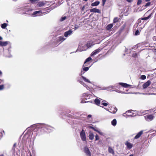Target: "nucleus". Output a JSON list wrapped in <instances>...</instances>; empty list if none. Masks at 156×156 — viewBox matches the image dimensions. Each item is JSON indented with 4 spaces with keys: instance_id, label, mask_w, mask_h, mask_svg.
<instances>
[{
    "instance_id": "1",
    "label": "nucleus",
    "mask_w": 156,
    "mask_h": 156,
    "mask_svg": "<svg viewBox=\"0 0 156 156\" xmlns=\"http://www.w3.org/2000/svg\"><path fill=\"white\" fill-rule=\"evenodd\" d=\"M35 126V125H33L30 127L27 128L24 131L23 133H24V134L22 138V140L23 143L24 144H26L27 139L29 137L31 133V131L32 130H34L32 133V134H33V138L34 140H35L37 134V133L36 132V131L37 130V129L36 127L34 129H33L32 128Z\"/></svg>"
},
{
    "instance_id": "2",
    "label": "nucleus",
    "mask_w": 156,
    "mask_h": 156,
    "mask_svg": "<svg viewBox=\"0 0 156 156\" xmlns=\"http://www.w3.org/2000/svg\"><path fill=\"white\" fill-rule=\"evenodd\" d=\"M46 132H50L54 129L52 127L45 124H42L40 125L39 127Z\"/></svg>"
},
{
    "instance_id": "3",
    "label": "nucleus",
    "mask_w": 156,
    "mask_h": 156,
    "mask_svg": "<svg viewBox=\"0 0 156 156\" xmlns=\"http://www.w3.org/2000/svg\"><path fill=\"white\" fill-rule=\"evenodd\" d=\"M83 96L84 97V98L82 99L81 102V103H85L90 102L89 101H87L88 99L90 98V95L84 93L83 94Z\"/></svg>"
},
{
    "instance_id": "4",
    "label": "nucleus",
    "mask_w": 156,
    "mask_h": 156,
    "mask_svg": "<svg viewBox=\"0 0 156 156\" xmlns=\"http://www.w3.org/2000/svg\"><path fill=\"white\" fill-rule=\"evenodd\" d=\"M80 136L82 140L83 141L86 140V134L84 130L82 129L80 133Z\"/></svg>"
},
{
    "instance_id": "5",
    "label": "nucleus",
    "mask_w": 156,
    "mask_h": 156,
    "mask_svg": "<svg viewBox=\"0 0 156 156\" xmlns=\"http://www.w3.org/2000/svg\"><path fill=\"white\" fill-rule=\"evenodd\" d=\"M144 118L147 121L149 122L152 121L154 119V117L152 115H150L145 116Z\"/></svg>"
},
{
    "instance_id": "6",
    "label": "nucleus",
    "mask_w": 156,
    "mask_h": 156,
    "mask_svg": "<svg viewBox=\"0 0 156 156\" xmlns=\"http://www.w3.org/2000/svg\"><path fill=\"white\" fill-rule=\"evenodd\" d=\"M84 151L87 156H91V154L87 146H85L84 148Z\"/></svg>"
},
{
    "instance_id": "7",
    "label": "nucleus",
    "mask_w": 156,
    "mask_h": 156,
    "mask_svg": "<svg viewBox=\"0 0 156 156\" xmlns=\"http://www.w3.org/2000/svg\"><path fill=\"white\" fill-rule=\"evenodd\" d=\"M102 49V48H99L97 49L94 50L91 54L90 56H93L98 53Z\"/></svg>"
},
{
    "instance_id": "8",
    "label": "nucleus",
    "mask_w": 156,
    "mask_h": 156,
    "mask_svg": "<svg viewBox=\"0 0 156 156\" xmlns=\"http://www.w3.org/2000/svg\"><path fill=\"white\" fill-rule=\"evenodd\" d=\"M42 11L41 10L34 12L32 14L33 16L34 17L41 16V14H42Z\"/></svg>"
},
{
    "instance_id": "9",
    "label": "nucleus",
    "mask_w": 156,
    "mask_h": 156,
    "mask_svg": "<svg viewBox=\"0 0 156 156\" xmlns=\"http://www.w3.org/2000/svg\"><path fill=\"white\" fill-rule=\"evenodd\" d=\"M73 33V31L71 30H69L68 31H66L64 34V36L66 37H67L71 35Z\"/></svg>"
},
{
    "instance_id": "10",
    "label": "nucleus",
    "mask_w": 156,
    "mask_h": 156,
    "mask_svg": "<svg viewBox=\"0 0 156 156\" xmlns=\"http://www.w3.org/2000/svg\"><path fill=\"white\" fill-rule=\"evenodd\" d=\"M151 83V82L150 80L147 81L146 82L144 83L143 85V87L144 89H145L148 87Z\"/></svg>"
},
{
    "instance_id": "11",
    "label": "nucleus",
    "mask_w": 156,
    "mask_h": 156,
    "mask_svg": "<svg viewBox=\"0 0 156 156\" xmlns=\"http://www.w3.org/2000/svg\"><path fill=\"white\" fill-rule=\"evenodd\" d=\"M108 112L112 113L115 114L117 110V109L115 107H112Z\"/></svg>"
},
{
    "instance_id": "12",
    "label": "nucleus",
    "mask_w": 156,
    "mask_h": 156,
    "mask_svg": "<svg viewBox=\"0 0 156 156\" xmlns=\"http://www.w3.org/2000/svg\"><path fill=\"white\" fill-rule=\"evenodd\" d=\"M77 81L78 82L80 83L81 84L83 85L84 87H86L87 90H89L90 88L87 86L83 81L80 80V79H79Z\"/></svg>"
},
{
    "instance_id": "13",
    "label": "nucleus",
    "mask_w": 156,
    "mask_h": 156,
    "mask_svg": "<svg viewBox=\"0 0 156 156\" xmlns=\"http://www.w3.org/2000/svg\"><path fill=\"white\" fill-rule=\"evenodd\" d=\"M87 47L86 45H84L81 47H79L77 49L78 51H85L87 49Z\"/></svg>"
},
{
    "instance_id": "14",
    "label": "nucleus",
    "mask_w": 156,
    "mask_h": 156,
    "mask_svg": "<svg viewBox=\"0 0 156 156\" xmlns=\"http://www.w3.org/2000/svg\"><path fill=\"white\" fill-rule=\"evenodd\" d=\"M90 12H95V13H100L101 11L99 10V9L96 8H93L91 9L90 10Z\"/></svg>"
},
{
    "instance_id": "15",
    "label": "nucleus",
    "mask_w": 156,
    "mask_h": 156,
    "mask_svg": "<svg viewBox=\"0 0 156 156\" xmlns=\"http://www.w3.org/2000/svg\"><path fill=\"white\" fill-rule=\"evenodd\" d=\"M125 144L126 146L129 149H131L133 147V144L128 141H126Z\"/></svg>"
},
{
    "instance_id": "16",
    "label": "nucleus",
    "mask_w": 156,
    "mask_h": 156,
    "mask_svg": "<svg viewBox=\"0 0 156 156\" xmlns=\"http://www.w3.org/2000/svg\"><path fill=\"white\" fill-rule=\"evenodd\" d=\"M16 144V143H15L14 144L13 147H12V150L14 152H15L17 155H18L19 154H20V151L19 150H18L17 151V149H16L15 147Z\"/></svg>"
},
{
    "instance_id": "17",
    "label": "nucleus",
    "mask_w": 156,
    "mask_h": 156,
    "mask_svg": "<svg viewBox=\"0 0 156 156\" xmlns=\"http://www.w3.org/2000/svg\"><path fill=\"white\" fill-rule=\"evenodd\" d=\"M89 127L90 128L92 129H93L94 131L97 132L98 133H99V134H100L101 135H103V133L100 131L98 130L97 129L91 126H89Z\"/></svg>"
},
{
    "instance_id": "18",
    "label": "nucleus",
    "mask_w": 156,
    "mask_h": 156,
    "mask_svg": "<svg viewBox=\"0 0 156 156\" xmlns=\"http://www.w3.org/2000/svg\"><path fill=\"white\" fill-rule=\"evenodd\" d=\"M143 133V131L142 130L139 132L135 136L134 139H138L142 134Z\"/></svg>"
},
{
    "instance_id": "19",
    "label": "nucleus",
    "mask_w": 156,
    "mask_h": 156,
    "mask_svg": "<svg viewBox=\"0 0 156 156\" xmlns=\"http://www.w3.org/2000/svg\"><path fill=\"white\" fill-rule=\"evenodd\" d=\"M89 138L90 140H93L94 139V135L91 132H90L89 133Z\"/></svg>"
},
{
    "instance_id": "20",
    "label": "nucleus",
    "mask_w": 156,
    "mask_h": 156,
    "mask_svg": "<svg viewBox=\"0 0 156 156\" xmlns=\"http://www.w3.org/2000/svg\"><path fill=\"white\" fill-rule=\"evenodd\" d=\"M66 38H64L63 36H60L58 37V41L61 42L66 40Z\"/></svg>"
},
{
    "instance_id": "21",
    "label": "nucleus",
    "mask_w": 156,
    "mask_h": 156,
    "mask_svg": "<svg viewBox=\"0 0 156 156\" xmlns=\"http://www.w3.org/2000/svg\"><path fill=\"white\" fill-rule=\"evenodd\" d=\"M8 44V42L7 41H0V46H6Z\"/></svg>"
},
{
    "instance_id": "22",
    "label": "nucleus",
    "mask_w": 156,
    "mask_h": 156,
    "mask_svg": "<svg viewBox=\"0 0 156 156\" xmlns=\"http://www.w3.org/2000/svg\"><path fill=\"white\" fill-rule=\"evenodd\" d=\"M119 84L121 85L122 86L125 87H127L129 86H130V85L126 83H119Z\"/></svg>"
},
{
    "instance_id": "23",
    "label": "nucleus",
    "mask_w": 156,
    "mask_h": 156,
    "mask_svg": "<svg viewBox=\"0 0 156 156\" xmlns=\"http://www.w3.org/2000/svg\"><path fill=\"white\" fill-rule=\"evenodd\" d=\"M82 74H81V76L82 78L85 82L91 83V82L89 81V80L88 79H87L86 77L83 76H82Z\"/></svg>"
},
{
    "instance_id": "24",
    "label": "nucleus",
    "mask_w": 156,
    "mask_h": 156,
    "mask_svg": "<svg viewBox=\"0 0 156 156\" xmlns=\"http://www.w3.org/2000/svg\"><path fill=\"white\" fill-rule=\"evenodd\" d=\"M93 45V44H92L91 42H88L86 44V46L87 47V49L89 48H90Z\"/></svg>"
},
{
    "instance_id": "25",
    "label": "nucleus",
    "mask_w": 156,
    "mask_h": 156,
    "mask_svg": "<svg viewBox=\"0 0 156 156\" xmlns=\"http://www.w3.org/2000/svg\"><path fill=\"white\" fill-rule=\"evenodd\" d=\"M108 152L109 153L112 154L113 155L115 153H114V151L112 149V148H111V147H108Z\"/></svg>"
},
{
    "instance_id": "26",
    "label": "nucleus",
    "mask_w": 156,
    "mask_h": 156,
    "mask_svg": "<svg viewBox=\"0 0 156 156\" xmlns=\"http://www.w3.org/2000/svg\"><path fill=\"white\" fill-rule=\"evenodd\" d=\"M100 3L99 1H96L91 3V5L92 6H96L100 4Z\"/></svg>"
},
{
    "instance_id": "27",
    "label": "nucleus",
    "mask_w": 156,
    "mask_h": 156,
    "mask_svg": "<svg viewBox=\"0 0 156 156\" xmlns=\"http://www.w3.org/2000/svg\"><path fill=\"white\" fill-rule=\"evenodd\" d=\"M113 26V25L112 24H109L106 27V29L107 30H109Z\"/></svg>"
},
{
    "instance_id": "28",
    "label": "nucleus",
    "mask_w": 156,
    "mask_h": 156,
    "mask_svg": "<svg viewBox=\"0 0 156 156\" xmlns=\"http://www.w3.org/2000/svg\"><path fill=\"white\" fill-rule=\"evenodd\" d=\"M152 14H151L150 15H149L147 17H144V18H141V20H147L148 19H149L150 18Z\"/></svg>"
},
{
    "instance_id": "29",
    "label": "nucleus",
    "mask_w": 156,
    "mask_h": 156,
    "mask_svg": "<svg viewBox=\"0 0 156 156\" xmlns=\"http://www.w3.org/2000/svg\"><path fill=\"white\" fill-rule=\"evenodd\" d=\"M94 102L96 105H99L100 103V100L96 98L94 100Z\"/></svg>"
},
{
    "instance_id": "30",
    "label": "nucleus",
    "mask_w": 156,
    "mask_h": 156,
    "mask_svg": "<svg viewBox=\"0 0 156 156\" xmlns=\"http://www.w3.org/2000/svg\"><path fill=\"white\" fill-rule=\"evenodd\" d=\"M89 67H85L81 71V73H83V74L85 71H87L89 70Z\"/></svg>"
},
{
    "instance_id": "31",
    "label": "nucleus",
    "mask_w": 156,
    "mask_h": 156,
    "mask_svg": "<svg viewBox=\"0 0 156 156\" xmlns=\"http://www.w3.org/2000/svg\"><path fill=\"white\" fill-rule=\"evenodd\" d=\"M101 103L102 105L104 106H107L108 104V103L105 101H102Z\"/></svg>"
},
{
    "instance_id": "32",
    "label": "nucleus",
    "mask_w": 156,
    "mask_h": 156,
    "mask_svg": "<svg viewBox=\"0 0 156 156\" xmlns=\"http://www.w3.org/2000/svg\"><path fill=\"white\" fill-rule=\"evenodd\" d=\"M117 121L115 119H114L111 122L113 126H115L116 125Z\"/></svg>"
},
{
    "instance_id": "33",
    "label": "nucleus",
    "mask_w": 156,
    "mask_h": 156,
    "mask_svg": "<svg viewBox=\"0 0 156 156\" xmlns=\"http://www.w3.org/2000/svg\"><path fill=\"white\" fill-rule=\"evenodd\" d=\"M37 5L39 7H42L44 5V3L43 2H39L38 3Z\"/></svg>"
},
{
    "instance_id": "34",
    "label": "nucleus",
    "mask_w": 156,
    "mask_h": 156,
    "mask_svg": "<svg viewBox=\"0 0 156 156\" xmlns=\"http://www.w3.org/2000/svg\"><path fill=\"white\" fill-rule=\"evenodd\" d=\"M92 58L91 57H89L84 62V64H85L86 62L90 61L91 60Z\"/></svg>"
},
{
    "instance_id": "35",
    "label": "nucleus",
    "mask_w": 156,
    "mask_h": 156,
    "mask_svg": "<svg viewBox=\"0 0 156 156\" xmlns=\"http://www.w3.org/2000/svg\"><path fill=\"white\" fill-rule=\"evenodd\" d=\"M29 0L32 3H36L39 1V0Z\"/></svg>"
},
{
    "instance_id": "36",
    "label": "nucleus",
    "mask_w": 156,
    "mask_h": 156,
    "mask_svg": "<svg viewBox=\"0 0 156 156\" xmlns=\"http://www.w3.org/2000/svg\"><path fill=\"white\" fill-rule=\"evenodd\" d=\"M7 26V24L6 23H4L2 24L1 25V27L3 29H5Z\"/></svg>"
},
{
    "instance_id": "37",
    "label": "nucleus",
    "mask_w": 156,
    "mask_h": 156,
    "mask_svg": "<svg viewBox=\"0 0 156 156\" xmlns=\"http://www.w3.org/2000/svg\"><path fill=\"white\" fill-rule=\"evenodd\" d=\"M141 20H141V18H140L137 21V26H138V25L139 26H140V25H139V24L141 22Z\"/></svg>"
},
{
    "instance_id": "38",
    "label": "nucleus",
    "mask_w": 156,
    "mask_h": 156,
    "mask_svg": "<svg viewBox=\"0 0 156 156\" xmlns=\"http://www.w3.org/2000/svg\"><path fill=\"white\" fill-rule=\"evenodd\" d=\"M133 110H131V111H130V110H129L128 111H127L126 112V113H129V112L130 113H132L131 112H133ZM129 115H132V116H135V115H133V114H130Z\"/></svg>"
},
{
    "instance_id": "39",
    "label": "nucleus",
    "mask_w": 156,
    "mask_h": 156,
    "mask_svg": "<svg viewBox=\"0 0 156 156\" xmlns=\"http://www.w3.org/2000/svg\"><path fill=\"white\" fill-rule=\"evenodd\" d=\"M140 78L141 79L144 80L146 79V76L144 75H142L141 76Z\"/></svg>"
},
{
    "instance_id": "40",
    "label": "nucleus",
    "mask_w": 156,
    "mask_h": 156,
    "mask_svg": "<svg viewBox=\"0 0 156 156\" xmlns=\"http://www.w3.org/2000/svg\"><path fill=\"white\" fill-rule=\"evenodd\" d=\"M142 1L141 0H138L137 3V5H140L142 3Z\"/></svg>"
},
{
    "instance_id": "41",
    "label": "nucleus",
    "mask_w": 156,
    "mask_h": 156,
    "mask_svg": "<svg viewBox=\"0 0 156 156\" xmlns=\"http://www.w3.org/2000/svg\"><path fill=\"white\" fill-rule=\"evenodd\" d=\"M139 32L138 30H136V32L135 33V35H137L139 34Z\"/></svg>"
},
{
    "instance_id": "42",
    "label": "nucleus",
    "mask_w": 156,
    "mask_h": 156,
    "mask_svg": "<svg viewBox=\"0 0 156 156\" xmlns=\"http://www.w3.org/2000/svg\"><path fill=\"white\" fill-rule=\"evenodd\" d=\"M4 88L3 85H0V90H2Z\"/></svg>"
},
{
    "instance_id": "43",
    "label": "nucleus",
    "mask_w": 156,
    "mask_h": 156,
    "mask_svg": "<svg viewBox=\"0 0 156 156\" xmlns=\"http://www.w3.org/2000/svg\"><path fill=\"white\" fill-rule=\"evenodd\" d=\"M151 4V2H148L145 5V6H146V7L150 5Z\"/></svg>"
},
{
    "instance_id": "44",
    "label": "nucleus",
    "mask_w": 156,
    "mask_h": 156,
    "mask_svg": "<svg viewBox=\"0 0 156 156\" xmlns=\"http://www.w3.org/2000/svg\"><path fill=\"white\" fill-rule=\"evenodd\" d=\"M99 139V137L97 134H96L95 136V140H98Z\"/></svg>"
},
{
    "instance_id": "45",
    "label": "nucleus",
    "mask_w": 156,
    "mask_h": 156,
    "mask_svg": "<svg viewBox=\"0 0 156 156\" xmlns=\"http://www.w3.org/2000/svg\"><path fill=\"white\" fill-rule=\"evenodd\" d=\"M66 17L65 16L62 17L61 18L60 20L62 21H63V20H65L66 19Z\"/></svg>"
},
{
    "instance_id": "46",
    "label": "nucleus",
    "mask_w": 156,
    "mask_h": 156,
    "mask_svg": "<svg viewBox=\"0 0 156 156\" xmlns=\"http://www.w3.org/2000/svg\"><path fill=\"white\" fill-rule=\"evenodd\" d=\"M118 21V18H115L114 19V23H116Z\"/></svg>"
},
{
    "instance_id": "47",
    "label": "nucleus",
    "mask_w": 156,
    "mask_h": 156,
    "mask_svg": "<svg viewBox=\"0 0 156 156\" xmlns=\"http://www.w3.org/2000/svg\"><path fill=\"white\" fill-rule=\"evenodd\" d=\"M106 1V0H102V5L104 6Z\"/></svg>"
},
{
    "instance_id": "48",
    "label": "nucleus",
    "mask_w": 156,
    "mask_h": 156,
    "mask_svg": "<svg viewBox=\"0 0 156 156\" xmlns=\"http://www.w3.org/2000/svg\"><path fill=\"white\" fill-rule=\"evenodd\" d=\"M137 56V54L136 53H135L133 54V56L134 57H135Z\"/></svg>"
},
{
    "instance_id": "49",
    "label": "nucleus",
    "mask_w": 156,
    "mask_h": 156,
    "mask_svg": "<svg viewBox=\"0 0 156 156\" xmlns=\"http://www.w3.org/2000/svg\"><path fill=\"white\" fill-rule=\"evenodd\" d=\"M153 39L154 41H156V36H154L153 37Z\"/></svg>"
},
{
    "instance_id": "50",
    "label": "nucleus",
    "mask_w": 156,
    "mask_h": 156,
    "mask_svg": "<svg viewBox=\"0 0 156 156\" xmlns=\"http://www.w3.org/2000/svg\"><path fill=\"white\" fill-rule=\"evenodd\" d=\"M78 26H76V25H75V30H76L78 28Z\"/></svg>"
},
{
    "instance_id": "51",
    "label": "nucleus",
    "mask_w": 156,
    "mask_h": 156,
    "mask_svg": "<svg viewBox=\"0 0 156 156\" xmlns=\"http://www.w3.org/2000/svg\"><path fill=\"white\" fill-rule=\"evenodd\" d=\"M127 2H132L133 0H126Z\"/></svg>"
},
{
    "instance_id": "52",
    "label": "nucleus",
    "mask_w": 156,
    "mask_h": 156,
    "mask_svg": "<svg viewBox=\"0 0 156 156\" xmlns=\"http://www.w3.org/2000/svg\"><path fill=\"white\" fill-rule=\"evenodd\" d=\"M116 91L117 92H119V93H122V94H123V93H124L123 92H119V91L117 90H116Z\"/></svg>"
},
{
    "instance_id": "53",
    "label": "nucleus",
    "mask_w": 156,
    "mask_h": 156,
    "mask_svg": "<svg viewBox=\"0 0 156 156\" xmlns=\"http://www.w3.org/2000/svg\"><path fill=\"white\" fill-rule=\"evenodd\" d=\"M3 80H2L1 79H0V83H2L3 82Z\"/></svg>"
},
{
    "instance_id": "54",
    "label": "nucleus",
    "mask_w": 156,
    "mask_h": 156,
    "mask_svg": "<svg viewBox=\"0 0 156 156\" xmlns=\"http://www.w3.org/2000/svg\"><path fill=\"white\" fill-rule=\"evenodd\" d=\"M84 8H85V6H83L82 8V11H83L84 9Z\"/></svg>"
},
{
    "instance_id": "55",
    "label": "nucleus",
    "mask_w": 156,
    "mask_h": 156,
    "mask_svg": "<svg viewBox=\"0 0 156 156\" xmlns=\"http://www.w3.org/2000/svg\"><path fill=\"white\" fill-rule=\"evenodd\" d=\"M87 116L88 117L90 118L91 117V115H89Z\"/></svg>"
},
{
    "instance_id": "56",
    "label": "nucleus",
    "mask_w": 156,
    "mask_h": 156,
    "mask_svg": "<svg viewBox=\"0 0 156 156\" xmlns=\"http://www.w3.org/2000/svg\"><path fill=\"white\" fill-rule=\"evenodd\" d=\"M2 39H3V38H2V37L0 36V40H2Z\"/></svg>"
},
{
    "instance_id": "57",
    "label": "nucleus",
    "mask_w": 156,
    "mask_h": 156,
    "mask_svg": "<svg viewBox=\"0 0 156 156\" xmlns=\"http://www.w3.org/2000/svg\"><path fill=\"white\" fill-rule=\"evenodd\" d=\"M110 87H111L112 89H114V87H113V86H110Z\"/></svg>"
},
{
    "instance_id": "58",
    "label": "nucleus",
    "mask_w": 156,
    "mask_h": 156,
    "mask_svg": "<svg viewBox=\"0 0 156 156\" xmlns=\"http://www.w3.org/2000/svg\"><path fill=\"white\" fill-rule=\"evenodd\" d=\"M105 108L107 110V111H109V109L108 108Z\"/></svg>"
},
{
    "instance_id": "59",
    "label": "nucleus",
    "mask_w": 156,
    "mask_h": 156,
    "mask_svg": "<svg viewBox=\"0 0 156 156\" xmlns=\"http://www.w3.org/2000/svg\"><path fill=\"white\" fill-rule=\"evenodd\" d=\"M2 72L1 71H0V76L2 75Z\"/></svg>"
},
{
    "instance_id": "60",
    "label": "nucleus",
    "mask_w": 156,
    "mask_h": 156,
    "mask_svg": "<svg viewBox=\"0 0 156 156\" xmlns=\"http://www.w3.org/2000/svg\"><path fill=\"white\" fill-rule=\"evenodd\" d=\"M151 94V95H152V94L156 95V94L152 93V94Z\"/></svg>"
},
{
    "instance_id": "61",
    "label": "nucleus",
    "mask_w": 156,
    "mask_h": 156,
    "mask_svg": "<svg viewBox=\"0 0 156 156\" xmlns=\"http://www.w3.org/2000/svg\"><path fill=\"white\" fill-rule=\"evenodd\" d=\"M118 87H117L118 88H120V85H118Z\"/></svg>"
},
{
    "instance_id": "62",
    "label": "nucleus",
    "mask_w": 156,
    "mask_h": 156,
    "mask_svg": "<svg viewBox=\"0 0 156 156\" xmlns=\"http://www.w3.org/2000/svg\"><path fill=\"white\" fill-rule=\"evenodd\" d=\"M129 156H133V155L132 154H131Z\"/></svg>"
},
{
    "instance_id": "63",
    "label": "nucleus",
    "mask_w": 156,
    "mask_h": 156,
    "mask_svg": "<svg viewBox=\"0 0 156 156\" xmlns=\"http://www.w3.org/2000/svg\"><path fill=\"white\" fill-rule=\"evenodd\" d=\"M0 156H4V155L3 154H2L0 155Z\"/></svg>"
},
{
    "instance_id": "64",
    "label": "nucleus",
    "mask_w": 156,
    "mask_h": 156,
    "mask_svg": "<svg viewBox=\"0 0 156 156\" xmlns=\"http://www.w3.org/2000/svg\"><path fill=\"white\" fill-rule=\"evenodd\" d=\"M30 156H32L31 154H30Z\"/></svg>"
}]
</instances>
